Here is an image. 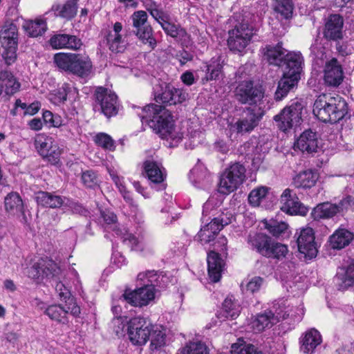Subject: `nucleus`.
I'll use <instances>...</instances> for the list:
<instances>
[{
	"label": "nucleus",
	"instance_id": "f704fd0d",
	"mask_svg": "<svg viewBox=\"0 0 354 354\" xmlns=\"http://www.w3.org/2000/svg\"><path fill=\"white\" fill-rule=\"evenodd\" d=\"M322 342V337L318 330L311 329L307 331L301 339V351L311 354Z\"/></svg>",
	"mask_w": 354,
	"mask_h": 354
},
{
	"label": "nucleus",
	"instance_id": "2eb2a0df",
	"mask_svg": "<svg viewBox=\"0 0 354 354\" xmlns=\"http://www.w3.org/2000/svg\"><path fill=\"white\" fill-rule=\"evenodd\" d=\"M280 203L281 209L290 215L306 216L308 212V208L299 201L296 193L289 188L283 192Z\"/></svg>",
	"mask_w": 354,
	"mask_h": 354
},
{
	"label": "nucleus",
	"instance_id": "8fccbe9b",
	"mask_svg": "<svg viewBox=\"0 0 354 354\" xmlns=\"http://www.w3.org/2000/svg\"><path fill=\"white\" fill-rule=\"evenodd\" d=\"M71 90V88L68 84H63L62 87L50 93V101L55 104L64 103L67 100V96Z\"/></svg>",
	"mask_w": 354,
	"mask_h": 354
},
{
	"label": "nucleus",
	"instance_id": "39448f33",
	"mask_svg": "<svg viewBox=\"0 0 354 354\" xmlns=\"http://www.w3.org/2000/svg\"><path fill=\"white\" fill-rule=\"evenodd\" d=\"M57 66L80 77H87L92 68L90 58L80 53H57L54 56Z\"/></svg>",
	"mask_w": 354,
	"mask_h": 354
},
{
	"label": "nucleus",
	"instance_id": "052dcab7",
	"mask_svg": "<svg viewBox=\"0 0 354 354\" xmlns=\"http://www.w3.org/2000/svg\"><path fill=\"white\" fill-rule=\"evenodd\" d=\"M67 34H59L53 36L50 39V44L53 48H66Z\"/></svg>",
	"mask_w": 354,
	"mask_h": 354
},
{
	"label": "nucleus",
	"instance_id": "603ef678",
	"mask_svg": "<svg viewBox=\"0 0 354 354\" xmlns=\"http://www.w3.org/2000/svg\"><path fill=\"white\" fill-rule=\"evenodd\" d=\"M268 192L266 187H259L252 190L248 196L249 203L257 207L260 205L261 201L266 197Z\"/></svg>",
	"mask_w": 354,
	"mask_h": 354
},
{
	"label": "nucleus",
	"instance_id": "680f3d73",
	"mask_svg": "<svg viewBox=\"0 0 354 354\" xmlns=\"http://www.w3.org/2000/svg\"><path fill=\"white\" fill-rule=\"evenodd\" d=\"M66 304L64 306L68 313H70L74 317H77L80 314V308L77 306L74 297H71L64 301Z\"/></svg>",
	"mask_w": 354,
	"mask_h": 354
},
{
	"label": "nucleus",
	"instance_id": "37998d69",
	"mask_svg": "<svg viewBox=\"0 0 354 354\" xmlns=\"http://www.w3.org/2000/svg\"><path fill=\"white\" fill-rule=\"evenodd\" d=\"M161 27L167 35L174 38L176 40H185L188 36L187 31L180 26L171 24L167 20L166 22H161Z\"/></svg>",
	"mask_w": 354,
	"mask_h": 354
},
{
	"label": "nucleus",
	"instance_id": "0eeeda50",
	"mask_svg": "<svg viewBox=\"0 0 354 354\" xmlns=\"http://www.w3.org/2000/svg\"><path fill=\"white\" fill-rule=\"evenodd\" d=\"M130 18L132 21V26L135 28L134 33L136 37L143 44L147 45L151 49H154L157 41L153 36L152 27L147 22V12L144 10L136 11Z\"/></svg>",
	"mask_w": 354,
	"mask_h": 354
},
{
	"label": "nucleus",
	"instance_id": "423d86ee",
	"mask_svg": "<svg viewBox=\"0 0 354 354\" xmlns=\"http://www.w3.org/2000/svg\"><path fill=\"white\" fill-rule=\"evenodd\" d=\"M245 166L239 162L230 164L220 176L218 192L227 195L236 190L245 181Z\"/></svg>",
	"mask_w": 354,
	"mask_h": 354
},
{
	"label": "nucleus",
	"instance_id": "de8ad7c7",
	"mask_svg": "<svg viewBox=\"0 0 354 354\" xmlns=\"http://www.w3.org/2000/svg\"><path fill=\"white\" fill-rule=\"evenodd\" d=\"M35 146L39 153L44 156L48 155V151L54 147L55 144L52 138L39 136L35 140Z\"/></svg>",
	"mask_w": 354,
	"mask_h": 354
},
{
	"label": "nucleus",
	"instance_id": "ddd939ff",
	"mask_svg": "<svg viewBox=\"0 0 354 354\" xmlns=\"http://www.w3.org/2000/svg\"><path fill=\"white\" fill-rule=\"evenodd\" d=\"M232 222V217L226 214H222L211 220L203 226L196 236V239L202 245L209 243L214 240L215 236L225 225Z\"/></svg>",
	"mask_w": 354,
	"mask_h": 354
},
{
	"label": "nucleus",
	"instance_id": "412c9836",
	"mask_svg": "<svg viewBox=\"0 0 354 354\" xmlns=\"http://www.w3.org/2000/svg\"><path fill=\"white\" fill-rule=\"evenodd\" d=\"M295 147L308 154L317 152L319 146L317 133L310 129L304 131L295 142Z\"/></svg>",
	"mask_w": 354,
	"mask_h": 354
},
{
	"label": "nucleus",
	"instance_id": "09e8293b",
	"mask_svg": "<svg viewBox=\"0 0 354 354\" xmlns=\"http://www.w3.org/2000/svg\"><path fill=\"white\" fill-rule=\"evenodd\" d=\"M150 349L157 350L165 344V334L157 326L153 325V330L150 333Z\"/></svg>",
	"mask_w": 354,
	"mask_h": 354
},
{
	"label": "nucleus",
	"instance_id": "49530a36",
	"mask_svg": "<svg viewBox=\"0 0 354 354\" xmlns=\"http://www.w3.org/2000/svg\"><path fill=\"white\" fill-rule=\"evenodd\" d=\"M265 228L272 234V236L279 237L284 234L288 227V225L283 221L277 220H270L264 223Z\"/></svg>",
	"mask_w": 354,
	"mask_h": 354
},
{
	"label": "nucleus",
	"instance_id": "a18cd8bd",
	"mask_svg": "<svg viewBox=\"0 0 354 354\" xmlns=\"http://www.w3.org/2000/svg\"><path fill=\"white\" fill-rule=\"evenodd\" d=\"M39 261L42 278H54L59 275L60 268L55 261L47 258L41 259Z\"/></svg>",
	"mask_w": 354,
	"mask_h": 354
},
{
	"label": "nucleus",
	"instance_id": "3c124183",
	"mask_svg": "<svg viewBox=\"0 0 354 354\" xmlns=\"http://www.w3.org/2000/svg\"><path fill=\"white\" fill-rule=\"evenodd\" d=\"M181 354H209V351L204 343L193 342L187 344L182 349Z\"/></svg>",
	"mask_w": 354,
	"mask_h": 354
},
{
	"label": "nucleus",
	"instance_id": "c85d7f7f",
	"mask_svg": "<svg viewBox=\"0 0 354 354\" xmlns=\"http://www.w3.org/2000/svg\"><path fill=\"white\" fill-rule=\"evenodd\" d=\"M143 170L145 176L154 185L160 184L164 181L165 175L161 165L152 159L146 160L143 162Z\"/></svg>",
	"mask_w": 354,
	"mask_h": 354
},
{
	"label": "nucleus",
	"instance_id": "338daca9",
	"mask_svg": "<svg viewBox=\"0 0 354 354\" xmlns=\"http://www.w3.org/2000/svg\"><path fill=\"white\" fill-rule=\"evenodd\" d=\"M55 290L61 300L65 301L71 297V292L64 284L60 281L55 285Z\"/></svg>",
	"mask_w": 354,
	"mask_h": 354
},
{
	"label": "nucleus",
	"instance_id": "f3484780",
	"mask_svg": "<svg viewBox=\"0 0 354 354\" xmlns=\"http://www.w3.org/2000/svg\"><path fill=\"white\" fill-rule=\"evenodd\" d=\"M297 234V243L299 251L310 259L316 257L317 249L313 230L308 227L302 228L299 233H296L295 236Z\"/></svg>",
	"mask_w": 354,
	"mask_h": 354
},
{
	"label": "nucleus",
	"instance_id": "4468645a",
	"mask_svg": "<svg viewBox=\"0 0 354 354\" xmlns=\"http://www.w3.org/2000/svg\"><path fill=\"white\" fill-rule=\"evenodd\" d=\"M154 97L156 102L171 106L182 103L185 100L186 96L180 89L163 82L154 88Z\"/></svg>",
	"mask_w": 354,
	"mask_h": 354
},
{
	"label": "nucleus",
	"instance_id": "7c9ffc66",
	"mask_svg": "<svg viewBox=\"0 0 354 354\" xmlns=\"http://www.w3.org/2000/svg\"><path fill=\"white\" fill-rule=\"evenodd\" d=\"M1 46H18V28L12 22H6L0 31Z\"/></svg>",
	"mask_w": 354,
	"mask_h": 354
},
{
	"label": "nucleus",
	"instance_id": "9d476101",
	"mask_svg": "<svg viewBox=\"0 0 354 354\" xmlns=\"http://www.w3.org/2000/svg\"><path fill=\"white\" fill-rule=\"evenodd\" d=\"M303 108L302 104L297 101L286 106L279 114L276 115L274 120L278 123L277 125L280 130L286 131L299 125L301 121Z\"/></svg>",
	"mask_w": 354,
	"mask_h": 354
},
{
	"label": "nucleus",
	"instance_id": "a19ab883",
	"mask_svg": "<svg viewBox=\"0 0 354 354\" xmlns=\"http://www.w3.org/2000/svg\"><path fill=\"white\" fill-rule=\"evenodd\" d=\"M273 10L281 18L290 19L292 17L294 3L292 0H272Z\"/></svg>",
	"mask_w": 354,
	"mask_h": 354
},
{
	"label": "nucleus",
	"instance_id": "20e7f679",
	"mask_svg": "<svg viewBox=\"0 0 354 354\" xmlns=\"http://www.w3.org/2000/svg\"><path fill=\"white\" fill-rule=\"evenodd\" d=\"M233 28L228 30L227 44L230 51L243 55L255 35L254 27L240 15L230 19Z\"/></svg>",
	"mask_w": 354,
	"mask_h": 354
},
{
	"label": "nucleus",
	"instance_id": "5fc2aeb1",
	"mask_svg": "<svg viewBox=\"0 0 354 354\" xmlns=\"http://www.w3.org/2000/svg\"><path fill=\"white\" fill-rule=\"evenodd\" d=\"M3 49L1 56L7 66L12 65L17 60V46H1Z\"/></svg>",
	"mask_w": 354,
	"mask_h": 354
},
{
	"label": "nucleus",
	"instance_id": "13d9d810",
	"mask_svg": "<svg viewBox=\"0 0 354 354\" xmlns=\"http://www.w3.org/2000/svg\"><path fill=\"white\" fill-rule=\"evenodd\" d=\"M62 150L57 144H55L54 147L48 151L47 156H44L43 158H46L51 165H57L60 162V155Z\"/></svg>",
	"mask_w": 354,
	"mask_h": 354
},
{
	"label": "nucleus",
	"instance_id": "f03ea898",
	"mask_svg": "<svg viewBox=\"0 0 354 354\" xmlns=\"http://www.w3.org/2000/svg\"><path fill=\"white\" fill-rule=\"evenodd\" d=\"M313 112L320 121L335 124L346 115L348 106L346 101L338 95L322 94L315 100Z\"/></svg>",
	"mask_w": 354,
	"mask_h": 354
},
{
	"label": "nucleus",
	"instance_id": "c756f323",
	"mask_svg": "<svg viewBox=\"0 0 354 354\" xmlns=\"http://www.w3.org/2000/svg\"><path fill=\"white\" fill-rule=\"evenodd\" d=\"M37 204L43 207L59 208L64 203V198L54 192L40 191L36 194Z\"/></svg>",
	"mask_w": 354,
	"mask_h": 354
},
{
	"label": "nucleus",
	"instance_id": "473e14b6",
	"mask_svg": "<svg viewBox=\"0 0 354 354\" xmlns=\"http://www.w3.org/2000/svg\"><path fill=\"white\" fill-rule=\"evenodd\" d=\"M223 68V61L221 57H212L208 63H205L203 71L205 75L202 78L203 83L216 80L221 73Z\"/></svg>",
	"mask_w": 354,
	"mask_h": 354
},
{
	"label": "nucleus",
	"instance_id": "9b49d317",
	"mask_svg": "<svg viewBox=\"0 0 354 354\" xmlns=\"http://www.w3.org/2000/svg\"><path fill=\"white\" fill-rule=\"evenodd\" d=\"M153 325L142 317L131 319L128 323V336L130 342L138 346H142L149 339Z\"/></svg>",
	"mask_w": 354,
	"mask_h": 354
},
{
	"label": "nucleus",
	"instance_id": "5701e85b",
	"mask_svg": "<svg viewBox=\"0 0 354 354\" xmlns=\"http://www.w3.org/2000/svg\"><path fill=\"white\" fill-rule=\"evenodd\" d=\"M272 239L271 236L263 232H250L247 236L245 241L250 250L263 257Z\"/></svg>",
	"mask_w": 354,
	"mask_h": 354
},
{
	"label": "nucleus",
	"instance_id": "a211bd4d",
	"mask_svg": "<svg viewBox=\"0 0 354 354\" xmlns=\"http://www.w3.org/2000/svg\"><path fill=\"white\" fill-rule=\"evenodd\" d=\"M351 197L342 200L338 204L323 203L317 205L312 212V216L315 220L330 218L337 213L347 209L349 205Z\"/></svg>",
	"mask_w": 354,
	"mask_h": 354
},
{
	"label": "nucleus",
	"instance_id": "6e6d98bb",
	"mask_svg": "<svg viewBox=\"0 0 354 354\" xmlns=\"http://www.w3.org/2000/svg\"><path fill=\"white\" fill-rule=\"evenodd\" d=\"M95 142L105 149L113 151L115 149L113 140L106 133H98L95 138Z\"/></svg>",
	"mask_w": 354,
	"mask_h": 354
},
{
	"label": "nucleus",
	"instance_id": "a878e982",
	"mask_svg": "<svg viewBox=\"0 0 354 354\" xmlns=\"http://www.w3.org/2000/svg\"><path fill=\"white\" fill-rule=\"evenodd\" d=\"M287 50L283 48L281 43L277 45H266L263 48L265 59L271 65L281 66L286 57Z\"/></svg>",
	"mask_w": 354,
	"mask_h": 354
},
{
	"label": "nucleus",
	"instance_id": "6ab92c4d",
	"mask_svg": "<svg viewBox=\"0 0 354 354\" xmlns=\"http://www.w3.org/2000/svg\"><path fill=\"white\" fill-rule=\"evenodd\" d=\"M283 317V315L280 313L273 314L272 310H265L256 315L251 322V327L255 333H260L277 324Z\"/></svg>",
	"mask_w": 354,
	"mask_h": 354
},
{
	"label": "nucleus",
	"instance_id": "bb28decb",
	"mask_svg": "<svg viewBox=\"0 0 354 354\" xmlns=\"http://www.w3.org/2000/svg\"><path fill=\"white\" fill-rule=\"evenodd\" d=\"M207 270L209 277L212 281L218 282L221 277L224 267L223 260L220 254L214 251H210L207 254Z\"/></svg>",
	"mask_w": 354,
	"mask_h": 354
},
{
	"label": "nucleus",
	"instance_id": "cd10ccee",
	"mask_svg": "<svg viewBox=\"0 0 354 354\" xmlns=\"http://www.w3.org/2000/svg\"><path fill=\"white\" fill-rule=\"evenodd\" d=\"M343 19L339 15H330L325 25L324 37L330 40L342 38Z\"/></svg>",
	"mask_w": 354,
	"mask_h": 354
},
{
	"label": "nucleus",
	"instance_id": "e2e57ef3",
	"mask_svg": "<svg viewBox=\"0 0 354 354\" xmlns=\"http://www.w3.org/2000/svg\"><path fill=\"white\" fill-rule=\"evenodd\" d=\"M232 348L236 354H262V352L258 351L252 344L244 345L240 348L233 345Z\"/></svg>",
	"mask_w": 354,
	"mask_h": 354
},
{
	"label": "nucleus",
	"instance_id": "b1692460",
	"mask_svg": "<svg viewBox=\"0 0 354 354\" xmlns=\"http://www.w3.org/2000/svg\"><path fill=\"white\" fill-rule=\"evenodd\" d=\"M122 25L120 22H115L113 26V30L109 31L106 35V41L109 48L115 53H123L127 46V41L121 35Z\"/></svg>",
	"mask_w": 354,
	"mask_h": 354
},
{
	"label": "nucleus",
	"instance_id": "4c0bfd02",
	"mask_svg": "<svg viewBox=\"0 0 354 354\" xmlns=\"http://www.w3.org/2000/svg\"><path fill=\"white\" fill-rule=\"evenodd\" d=\"M241 312V307L237 302H235L230 297H227L223 303L222 310L216 315L221 322L225 318L236 319Z\"/></svg>",
	"mask_w": 354,
	"mask_h": 354
},
{
	"label": "nucleus",
	"instance_id": "393cba45",
	"mask_svg": "<svg viewBox=\"0 0 354 354\" xmlns=\"http://www.w3.org/2000/svg\"><path fill=\"white\" fill-rule=\"evenodd\" d=\"M342 289L354 286V259H348L338 268L335 276Z\"/></svg>",
	"mask_w": 354,
	"mask_h": 354
},
{
	"label": "nucleus",
	"instance_id": "79ce46f5",
	"mask_svg": "<svg viewBox=\"0 0 354 354\" xmlns=\"http://www.w3.org/2000/svg\"><path fill=\"white\" fill-rule=\"evenodd\" d=\"M45 314L47 315L50 319L58 323L66 324L68 322L66 316L68 310L61 305H52L48 306L45 310Z\"/></svg>",
	"mask_w": 354,
	"mask_h": 354
},
{
	"label": "nucleus",
	"instance_id": "dca6fc26",
	"mask_svg": "<svg viewBox=\"0 0 354 354\" xmlns=\"http://www.w3.org/2000/svg\"><path fill=\"white\" fill-rule=\"evenodd\" d=\"M344 73L341 63L336 58H332L325 63L324 68V84L330 87H337L343 82Z\"/></svg>",
	"mask_w": 354,
	"mask_h": 354
},
{
	"label": "nucleus",
	"instance_id": "6e6552de",
	"mask_svg": "<svg viewBox=\"0 0 354 354\" xmlns=\"http://www.w3.org/2000/svg\"><path fill=\"white\" fill-rule=\"evenodd\" d=\"M235 97L242 104H248L252 107L259 106L264 97V91L261 86L254 85L252 81L240 82L235 88Z\"/></svg>",
	"mask_w": 354,
	"mask_h": 354
},
{
	"label": "nucleus",
	"instance_id": "7ed1b4c3",
	"mask_svg": "<svg viewBox=\"0 0 354 354\" xmlns=\"http://www.w3.org/2000/svg\"><path fill=\"white\" fill-rule=\"evenodd\" d=\"M159 277L154 270L140 272L137 277V285L140 287L133 291L126 290L122 297L133 306H147L155 298V286Z\"/></svg>",
	"mask_w": 354,
	"mask_h": 354
},
{
	"label": "nucleus",
	"instance_id": "f8f14e48",
	"mask_svg": "<svg viewBox=\"0 0 354 354\" xmlns=\"http://www.w3.org/2000/svg\"><path fill=\"white\" fill-rule=\"evenodd\" d=\"M95 106H99L101 112L107 118L118 114L119 103L118 96L112 91L100 86L95 91Z\"/></svg>",
	"mask_w": 354,
	"mask_h": 354
},
{
	"label": "nucleus",
	"instance_id": "aec40b11",
	"mask_svg": "<svg viewBox=\"0 0 354 354\" xmlns=\"http://www.w3.org/2000/svg\"><path fill=\"white\" fill-rule=\"evenodd\" d=\"M283 73L300 79L304 66V57L300 52H289L282 64Z\"/></svg>",
	"mask_w": 354,
	"mask_h": 354
},
{
	"label": "nucleus",
	"instance_id": "2f4dec72",
	"mask_svg": "<svg viewBox=\"0 0 354 354\" xmlns=\"http://www.w3.org/2000/svg\"><path fill=\"white\" fill-rule=\"evenodd\" d=\"M299 80L296 77L286 75L283 73V77L278 82L277 89L274 93V99L277 101L281 100L290 91L297 87Z\"/></svg>",
	"mask_w": 354,
	"mask_h": 354
},
{
	"label": "nucleus",
	"instance_id": "69168bd1",
	"mask_svg": "<svg viewBox=\"0 0 354 354\" xmlns=\"http://www.w3.org/2000/svg\"><path fill=\"white\" fill-rule=\"evenodd\" d=\"M66 40V48L79 50L82 46L81 39L75 35H67Z\"/></svg>",
	"mask_w": 354,
	"mask_h": 354
},
{
	"label": "nucleus",
	"instance_id": "58836bf2",
	"mask_svg": "<svg viewBox=\"0 0 354 354\" xmlns=\"http://www.w3.org/2000/svg\"><path fill=\"white\" fill-rule=\"evenodd\" d=\"M0 85L4 89L5 93L11 95L19 91L20 84L14 77V75L8 71H1L0 72Z\"/></svg>",
	"mask_w": 354,
	"mask_h": 354
},
{
	"label": "nucleus",
	"instance_id": "f257e3e1",
	"mask_svg": "<svg viewBox=\"0 0 354 354\" xmlns=\"http://www.w3.org/2000/svg\"><path fill=\"white\" fill-rule=\"evenodd\" d=\"M142 123L147 124L162 138L171 139L178 142L183 138V134L176 131L174 119L170 111L160 105L149 104L142 109L140 114Z\"/></svg>",
	"mask_w": 354,
	"mask_h": 354
},
{
	"label": "nucleus",
	"instance_id": "ea45409f",
	"mask_svg": "<svg viewBox=\"0 0 354 354\" xmlns=\"http://www.w3.org/2000/svg\"><path fill=\"white\" fill-rule=\"evenodd\" d=\"M269 245L268 250L263 255L265 257L281 260L286 257L288 252L287 245L277 242L273 239H272Z\"/></svg>",
	"mask_w": 354,
	"mask_h": 354
},
{
	"label": "nucleus",
	"instance_id": "72a5a7b5",
	"mask_svg": "<svg viewBox=\"0 0 354 354\" xmlns=\"http://www.w3.org/2000/svg\"><path fill=\"white\" fill-rule=\"evenodd\" d=\"M318 178L317 172L306 170L300 172L293 178V185L297 188L310 189L315 185Z\"/></svg>",
	"mask_w": 354,
	"mask_h": 354
},
{
	"label": "nucleus",
	"instance_id": "4be33fe9",
	"mask_svg": "<svg viewBox=\"0 0 354 354\" xmlns=\"http://www.w3.org/2000/svg\"><path fill=\"white\" fill-rule=\"evenodd\" d=\"M6 211L10 215L16 216L20 218V221L26 223L27 216L24 212V203L17 192L8 194L4 201Z\"/></svg>",
	"mask_w": 354,
	"mask_h": 354
},
{
	"label": "nucleus",
	"instance_id": "c03bdc74",
	"mask_svg": "<svg viewBox=\"0 0 354 354\" xmlns=\"http://www.w3.org/2000/svg\"><path fill=\"white\" fill-rule=\"evenodd\" d=\"M78 0H68L62 6H57V15L66 19H73L77 14Z\"/></svg>",
	"mask_w": 354,
	"mask_h": 354
},
{
	"label": "nucleus",
	"instance_id": "e433bc0d",
	"mask_svg": "<svg viewBox=\"0 0 354 354\" xmlns=\"http://www.w3.org/2000/svg\"><path fill=\"white\" fill-rule=\"evenodd\" d=\"M23 28L29 36L37 37L46 31L47 24L46 19L43 17H39L35 20L26 21Z\"/></svg>",
	"mask_w": 354,
	"mask_h": 354
},
{
	"label": "nucleus",
	"instance_id": "0e129e2a",
	"mask_svg": "<svg viewBox=\"0 0 354 354\" xmlns=\"http://www.w3.org/2000/svg\"><path fill=\"white\" fill-rule=\"evenodd\" d=\"M151 17L157 21L160 25L161 22H166L169 20V15L165 12L160 7L157 9H151Z\"/></svg>",
	"mask_w": 354,
	"mask_h": 354
},
{
	"label": "nucleus",
	"instance_id": "bf43d9fd",
	"mask_svg": "<svg viewBox=\"0 0 354 354\" xmlns=\"http://www.w3.org/2000/svg\"><path fill=\"white\" fill-rule=\"evenodd\" d=\"M82 180L83 183L88 187L92 188L97 185V177L92 170L84 171L82 175Z\"/></svg>",
	"mask_w": 354,
	"mask_h": 354
},
{
	"label": "nucleus",
	"instance_id": "4d7b16f0",
	"mask_svg": "<svg viewBox=\"0 0 354 354\" xmlns=\"http://www.w3.org/2000/svg\"><path fill=\"white\" fill-rule=\"evenodd\" d=\"M101 217L106 225H113L112 230L115 232L116 234H122V230L116 225L117 216L113 212L109 210L102 211L101 212Z\"/></svg>",
	"mask_w": 354,
	"mask_h": 354
},
{
	"label": "nucleus",
	"instance_id": "1a4fd4ad",
	"mask_svg": "<svg viewBox=\"0 0 354 354\" xmlns=\"http://www.w3.org/2000/svg\"><path fill=\"white\" fill-rule=\"evenodd\" d=\"M244 115L235 123L230 124V130L237 133L252 131L258 124L264 115L260 106L247 107L243 111Z\"/></svg>",
	"mask_w": 354,
	"mask_h": 354
},
{
	"label": "nucleus",
	"instance_id": "864d4df0",
	"mask_svg": "<svg viewBox=\"0 0 354 354\" xmlns=\"http://www.w3.org/2000/svg\"><path fill=\"white\" fill-rule=\"evenodd\" d=\"M123 241L125 244L131 247L132 250L142 251L143 250L142 239L135 236L132 234H122Z\"/></svg>",
	"mask_w": 354,
	"mask_h": 354
},
{
	"label": "nucleus",
	"instance_id": "774afa93",
	"mask_svg": "<svg viewBox=\"0 0 354 354\" xmlns=\"http://www.w3.org/2000/svg\"><path fill=\"white\" fill-rule=\"evenodd\" d=\"M28 277L35 279H40L42 278V274L40 268V261L35 263L28 270Z\"/></svg>",
	"mask_w": 354,
	"mask_h": 354
},
{
	"label": "nucleus",
	"instance_id": "c9c22d12",
	"mask_svg": "<svg viewBox=\"0 0 354 354\" xmlns=\"http://www.w3.org/2000/svg\"><path fill=\"white\" fill-rule=\"evenodd\" d=\"M353 236V234L348 230L338 229L330 237V245L334 249H342L349 245Z\"/></svg>",
	"mask_w": 354,
	"mask_h": 354
}]
</instances>
